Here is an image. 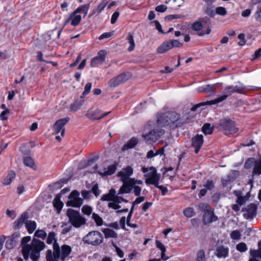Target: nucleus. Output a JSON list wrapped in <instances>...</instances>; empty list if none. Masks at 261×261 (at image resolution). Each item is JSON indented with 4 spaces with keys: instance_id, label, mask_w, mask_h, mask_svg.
I'll list each match as a JSON object with an SVG mask.
<instances>
[{
    "instance_id": "obj_1",
    "label": "nucleus",
    "mask_w": 261,
    "mask_h": 261,
    "mask_svg": "<svg viewBox=\"0 0 261 261\" xmlns=\"http://www.w3.org/2000/svg\"><path fill=\"white\" fill-rule=\"evenodd\" d=\"M168 120L166 121L168 123V126L172 128L181 127L185 123L188 122L187 120L190 118L187 116L185 118V116L180 117L179 114L176 112L168 111L167 112Z\"/></svg>"
},
{
    "instance_id": "obj_2",
    "label": "nucleus",
    "mask_w": 261,
    "mask_h": 261,
    "mask_svg": "<svg viewBox=\"0 0 261 261\" xmlns=\"http://www.w3.org/2000/svg\"><path fill=\"white\" fill-rule=\"evenodd\" d=\"M66 216L69 218V222L75 227L79 228L86 223V219L81 216L79 211L72 208H68Z\"/></svg>"
},
{
    "instance_id": "obj_3",
    "label": "nucleus",
    "mask_w": 261,
    "mask_h": 261,
    "mask_svg": "<svg viewBox=\"0 0 261 261\" xmlns=\"http://www.w3.org/2000/svg\"><path fill=\"white\" fill-rule=\"evenodd\" d=\"M103 240V234L99 231L96 230L90 231L82 239V241L85 244L94 246L101 244Z\"/></svg>"
},
{
    "instance_id": "obj_4",
    "label": "nucleus",
    "mask_w": 261,
    "mask_h": 261,
    "mask_svg": "<svg viewBox=\"0 0 261 261\" xmlns=\"http://www.w3.org/2000/svg\"><path fill=\"white\" fill-rule=\"evenodd\" d=\"M31 248V258L33 261H37L40 257V251L45 247L44 243L34 238L30 245Z\"/></svg>"
},
{
    "instance_id": "obj_5",
    "label": "nucleus",
    "mask_w": 261,
    "mask_h": 261,
    "mask_svg": "<svg viewBox=\"0 0 261 261\" xmlns=\"http://www.w3.org/2000/svg\"><path fill=\"white\" fill-rule=\"evenodd\" d=\"M220 127L225 131L226 135L232 134L238 131L234 122L230 119L225 118L220 121Z\"/></svg>"
},
{
    "instance_id": "obj_6",
    "label": "nucleus",
    "mask_w": 261,
    "mask_h": 261,
    "mask_svg": "<svg viewBox=\"0 0 261 261\" xmlns=\"http://www.w3.org/2000/svg\"><path fill=\"white\" fill-rule=\"evenodd\" d=\"M79 196V192L76 190L72 191L68 196L69 200L66 202V205L67 206L80 207L83 204L84 200Z\"/></svg>"
},
{
    "instance_id": "obj_7",
    "label": "nucleus",
    "mask_w": 261,
    "mask_h": 261,
    "mask_svg": "<svg viewBox=\"0 0 261 261\" xmlns=\"http://www.w3.org/2000/svg\"><path fill=\"white\" fill-rule=\"evenodd\" d=\"M130 77V75L129 73H122L119 74L118 76L113 77L108 82L110 87H116L120 84H122Z\"/></svg>"
},
{
    "instance_id": "obj_8",
    "label": "nucleus",
    "mask_w": 261,
    "mask_h": 261,
    "mask_svg": "<svg viewBox=\"0 0 261 261\" xmlns=\"http://www.w3.org/2000/svg\"><path fill=\"white\" fill-rule=\"evenodd\" d=\"M243 217L245 219L252 220L256 216L257 205L253 203L248 204L246 207L243 208Z\"/></svg>"
},
{
    "instance_id": "obj_9",
    "label": "nucleus",
    "mask_w": 261,
    "mask_h": 261,
    "mask_svg": "<svg viewBox=\"0 0 261 261\" xmlns=\"http://www.w3.org/2000/svg\"><path fill=\"white\" fill-rule=\"evenodd\" d=\"M69 120V117H66L56 121L53 126V129L55 130V133L58 134L61 132V135L63 137L65 132L64 126L67 123Z\"/></svg>"
},
{
    "instance_id": "obj_10",
    "label": "nucleus",
    "mask_w": 261,
    "mask_h": 261,
    "mask_svg": "<svg viewBox=\"0 0 261 261\" xmlns=\"http://www.w3.org/2000/svg\"><path fill=\"white\" fill-rule=\"evenodd\" d=\"M110 113V112L102 113V111L98 109L95 110L90 109L87 111L86 116L90 120H96L105 117Z\"/></svg>"
},
{
    "instance_id": "obj_11",
    "label": "nucleus",
    "mask_w": 261,
    "mask_h": 261,
    "mask_svg": "<svg viewBox=\"0 0 261 261\" xmlns=\"http://www.w3.org/2000/svg\"><path fill=\"white\" fill-rule=\"evenodd\" d=\"M164 134V130L161 129H152L144 135V138L147 141L155 142L161 136Z\"/></svg>"
},
{
    "instance_id": "obj_12",
    "label": "nucleus",
    "mask_w": 261,
    "mask_h": 261,
    "mask_svg": "<svg viewBox=\"0 0 261 261\" xmlns=\"http://www.w3.org/2000/svg\"><path fill=\"white\" fill-rule=\"evenodd\" d=\"M107 56V51L101 50L97 53V56L92 58L90 62V66L92 67H96L105 61Z\"/></svg>"
},
{
    "instance_id": "obj_13",
    "label": "nucleus",
    "mask_w": 261,
    "mask_h": 261,
    "mask_svg": "<svg viewBox=\"0 0 261 261\" xmlns=\"http://www.w3.org/2000/svg\"><path fill=\"white\" fill-rule=\"evenodd\" d=\"M20 237L19 232H15L10 236L6 242V249L9 250L13 249L16 246Z\"/></svg>"
},
{
    "instance_id": "obj_14",
    "label": "nucleus",
    "mask_w": 261,
    "mask_h": 261,
    "mask_svg": "<svg viewBox=\"0 0 261 261\" xmlns=\"http://www.w3.org/2000/svg\"><path fill=\"white\" fill-rule=\"evenodd\" d=\"M203 143V136L202 135L197 134L191 139V146L194 148V152L197 154Z\"/></svg>"
},
{
    "instance_id": "obj_15",
    "label": "nucleus",
    "mask_w": 261,
    "mask_h": 261,
    "mask_svg": "<svg viewBox=\"0 0 261 261\" xmlns=\"http://www.w3.org/2000/svg\"><path fill=\"white\" fill-rule=\"evenodd\" d=\"M227 96L226 95H223L222 96H221L218 97L217 98H216L214 100L200 102L199 103H198V104L195 105V106H193L192 107V108L191 109V110L192 111H195L198 108H200L201 106L217 104L218 103L223 101V100L226 99L227 98Z\"/></svg>"
},
{
    "instance_id": "obj_16",
    "label": "nucleus",
    "mask_w": 261,
    "mask_h": 261,
    "mask_svg": "<svg viewBox=\"0 0 261 261\" xmlns=\"http://www.w3.org/2000/svg\"><path fill=\"white\" fill-rule=\"evenodd\" d=\"M144 177L146 178L145 182L146 185H153L156 187L159 185L161 174L158 173L154 174L146 173L144 175Z\"/></svg>"
},
{
    "instance_id": "obj_17",
    "label": "nucleus",
    "mask_w": 261,
    "mask_h": 261,
    "mask_svg": "<svg viewBox=\"0 0 261 261\" xmlns=\"http://www.w3.org/2000/svg\"><path fill=\"white\" fill-rule=\"evenodd\" d=\"M29 218V213L27 212H23L19 218L16 219L14 223L13 228L14 229H19L21 228L24 224H25L26 221Z\"/></svg>"
},
{
    "instance_id": "obj_18",
    "label": "nucleus",
    "mask_w": 261,
    "mask_h": 261,
    "mask_svg": "<svg viewBox=\"0 0 261 261\" xmlns=\"http://www.w3.org/2000/svg\"><path fill=\"white\" fill-rule=\"evenodd\" d=\"M218 219V217L215 215L214 212L209 210L205 211L202 218L203 223L204 225L217 221Z\"/></svg>"
},
{
    "instance_id": "obj_19",
    "label": "nucleus",
    "mask_w": 261,
    "mask_h": 261,
    "mask_svg": "<svg viewBox=\"0 0 261 261\" xmlns=\"http://www.w3.org/2000/svg\"><path fill=\"white\" fill-rule=\"evenodd\" d=\"M167 112L165 113L159 112L156 115V123L158 125L160 126H168V123L166 121L168 120Z\"/></svg>"
},
{
    "instance_id": "obj_20",
    "label": "nucleus",
    "mask_w": 261,
    "mask_h": 261,
    "mask_svg": "<svg viewBox=\"0 0 261 261\" xmlns=\"http://www.w3.org/2000/svg\"><path fill=\"white\" fill-rule=\"evenodd\" d=\"M133 173V169L130 166H127L123 170L118 173V176L121 177L122 182H125L127 177H129Z\"/></svg>"
},
{
    "instance_id": "obj_21",
    "label": "nucleus",
    "mask_w": 261,
    "mask_h": 261,
    "mask_svg": "<svg viewBox=\"0 0 261 261\" xmlns=\"http://www.w3.org/2000/svg\"><path fill=\"white\" fill-rule=\"evenodd\" d=\"M117 169V164H114L108 167L107 169L105 168L103 172L99 171L98 173L102 176H107L113 174Z\"/></svg>"
},
{
    "instance_id": "obj_22",
    "label": "nucleus",
    "mask_w": 261,
    "mask_h": 261,
    "mask_svg": "<svg viewBox=\"0 0 261 261\" xmlns=\"http://www.w3.org/2000/svg\"><path fill=\"white\" fill-rule=\"evenodd\" d=\"M244 88L239 87L238 86H229L226 87L224 90V92L225 93V95H226L228 96V95L231 94L235 92L238 93H241L242 91H243Z\"/></svg>"
},
{
    "instance_id": "obj_23",
    "label": "nucleus",
    "mask_w": 261,
    "mask_h": 261,
    "mask_svg": "<svg viewBox=\"0 0 261 261\" xmlns=\"http://www.w3.org/2000/svg\"><path fill=\"white\" fill-rule=\"evenodd\" d=\"M61 194H57L53 200L54 206L56 208L58 213H60L63 206V202L61 201Z\"/></svg>"
},
{
    "instance_id": "obj_24",
    "label": "nucleus",
    "mask_w": 261,
    "mask_h": 261,
    "mask_svg": "<svg viewBox=\"0 0 261 261\" xmlns=\"http://www.w3.org/2000/svg\"><path fill=\"white\" fill-rule=\"evenodd\" d=\"M138 139L135 137H133L123 146L122 150L124 151L128 149L133 148L138 144Z\"/></svg>"
},
{
    "instance_id": "obj_25",
    "label": "nucleus",
    "mask_w": 261,
    "mask_h": 261,
    "mask_svg": "<svg viewBox=\"0 0 261 261\" xmlns=\"http://www.w3.org/2000/svg\"><path fill=\"white\" fill-rule=\"evenodd\" d=\"M84 100L83 99H76L73 103L70 106L69 110L71 112H76L78 111L82 106L83 105Z\"/></svg>"
},
{
    "instance_id": "obj_26",
    "label": "nucleus",
    "mask_w": 261,
    "mask_h": 261,
    "mask_svg": "<svg viewBox=\"0 0 261 261\" xmlns=\"http://www.w3.org/2000/svg\"><path fill=\"white\" fill-rule=\"evenodd\" d=\"M261 174V155L259 156L258 160L256 161L254 164L252 175L253 176L254 175H259Z\"/></svg>"
},
{
    "instance_id": "obj_27",
    "label": "nucleus",
    "mask_w": 261,
    "mask_h": 261,
    "mask_svg": "<svg viewBox=\"0 0 261 261\" xmlns=\"http://www.w3.org/2000/svg\"><path fill=\"white\" fill-rule=\"evenodd\" d=\"M172 49L169 41L164 42L157 49V51L159 54H164L169 50Z\"/></svg>"
},
{
    "instance_id": "obj_28",
    "label": "nucleus",
    "mask_w": 261,
    "mask_h": 261,
    "mask_svg": "<svg viewBox=\"0 0 261 261\" xmlns=\"http://www.w3.org/2000/svg\"><path fill=\"white\" fill-rule=\"evenodd\" d=\"M228 253V249L223 246H219L216 249V255L218 257H226Z\"/></svg>"
},
{
    "instance_id": "obj_29",
    "label": "nucleus",
    "mask_w": 261,
    "mask_h": 261,
    "mask_svg": "<svg viewBox=\"0 0 261 261\" xmlns=\"http://www.w3.org/2000/svg\"><path fill=\"white\" fill-rule=\"evenodd\" d=\"M37 224L35 221L32 220H27L25 222V227L29 233H32L36 229Z\"/></svg>"
},
{
    "instance_id": "obj_30",
    "label": "nucleus",
    "mask_w": 261,
    "mask_h": 261,
    "mask_svg": "<svg viewBox=\"0 0 261 261\" xmlns=\"http://www.w3.org/2000/svg\"><path fill=\"white\" fill-rule=\"evenodd\" d=\"M90 8L89 4H85L78 7L74 12L72 13V15L77 14L81 12L84 13V16L87 14L88 11Z\"/></svg>"
},
{
    "instance_id": "obj_31",
    "label": "nucleus",
    "mask_w": 261,
    "mask_h": 261,
    "mask_svg": "<svg viewBox=\"0 0 261 261\" xmlns=\"http://www.w3.org/2000/svg\"><path fill=\"white\" fill-rule=\"evenodd\" d=\"M15 177V173L14 171H10L7 177H6L3 180L2 183L4 186L9 185L13 179Z\"/></svg>"
},
{
    "instance_id": "obj_32",
    "label": "nucleus",
    "mask_w": 261,
    "mask_h": 261,
    "mask_svg": "<svg viewBox=\"0 0 261 261\" xmlns=\"http://www.w3.org/2000/svg\"><path fill=\"white\" fill-rule=\"evenodd\" d=\"M22 253L25 260H28L30 257H31V248L30 245H25L22 247Z\"/></svg>"
},
{
    "instance_id": "obj_33",
    "label": "nucleus",
    "mask_w": 261,
    "mask_h": 261,
    "mask_svg": "<svg viewBox=\"0 0 261 261\" xmlns=\"http://www.w3.org/2000/svg\"><path fill=\"white\" fill-rule=\"evenodd\" d=\"M53 252H52L53 257L60 258L61 250L56 240H55V242L53 243Z\"/></svg>"
},
{
    "instance_id": "obj_34",
    "label": "nucleus",
    "mask_w": 261,
    "mask_h": 261,
    "mask_svg": "<svg viewBox=\"0 0 261 261\" xmlns=\"http://www.w3.org/2000/svg\"><path fill=\"white\" fill-rule=\"evenodd\" d=\"M102 232L104 233L106 238H117V233H116L115 231L110 228H105L102 230Z\"/></svg>"
},
{
    "instance_id": "obj_35",
    "label": "nucleus",
    "mask_w": 261,
    "mask_h": 261,
    "mask_svg": "<svg viewBox=\"0 0 261 261\" xmlns=\"http://www.w3.org/2000/svg\"><path fill=\"white\" fill-rule=\"evenodd\" d=\"M218 84L213 85H206L200 88V91L206 92H214L217 87Z\"/></svg>"
},
{
    "instance_id": "obj_36",
    "label": "nucleus",
    "mask_w": 261,
    "mask_h": 261,
    "mask_svg": "<svg viewBox=\"0 0 261 261\" xmlns=\"http://www.w3.org/2000/svg\"><path fill=\"white\" fill-rule=\"evenodd\" d=\"M258 250H251L250 255L252 257L261 258V241L258 243Z\"/></svg>"
},
{
    "instance_id": "obj_37",
    "label": "nucleus",
    "mask_w": 261,
    "mask_h": 261,
    "mask_svg": "<svg viewBox=\"0 0 261 261\" xmlns=\"http://www.w3.org/2000/svg\"><path fill=\"white\" fill-rule=\"evenodd\" d=\"M202 131L205 135H210L213 133V127L210 123H205L202 127Z\"/></svg>"
},
{
    "instance_id": "obj_38",
    "label": "nucleus",
    "mask_w": 261,
    "mask_h": 261,
    "mask_svg": "<svg viewBox=\"0 0 261 261\" xmlns=\"http://www.w3.org/2000/svg\"><path fill=\"white\" fill-rule=\"evenodd\" d=\"M256 160L254 158H249L244 164V168L246 169H250L256 163Z\"/></svg>"
},
{
    "instance_id": "obj_39",
    "label": "nucleus",
    "mask_w": 261,
    "mask_h": 261,
    "mask_svg": "<svg viewBox=\"0 0 261 261\" xmlns=\"http://www.w3.org/2000/svg\"><path fill=\"white\" fill-rule=\"evenodd\" d=\"M132 189V187H130L129 185L123 184V185L121 186L119 190L118 194L129 193Z\"/></svg>"
},
{
    "instance_id": "obj_40",
    "label": "nucleus",
    "mask_w": 261,
    "mask_h": 261,
    "mask_svg": "<svg viewBox=\"0 0 261 261\" xmlns=\"http://www.w3.org/2000/svg\"><path fill=\"white\" fill-rule=\"evenodd\" d=\"M127 40L128 41V43L130 45L129 47L128 48V50L129 51H132L134 49L135 46V43L134 40V36L133 34L131 33H129L127 37Z\"/></svg>"
},
{
    "instance_id": "obj_41",
    "label": "nucleus",
    "mask_w": 261,
    "mask_h": 261,
    "mask_svg": "<svg viewBox=\"0 0 261 261\" xmlns=\"http://www.w3.org/2000/svg\"><path fill=\"white\" fill-rule=\"evenodd\" d=\"M71 20V24L73 26H76L81 21L82 17L80 15L74 14Z\"/></svg>"
},
{
    "instance_id": "obj_42",
    "label": "nucleus",
    "mask_w": 261,
    "mask_h": 261,
    "mask_svg": "<svg viewBox=\"0 0 261 261\" xmlns=\"http://www.w3.org/2000/svg\"><path fill=\"white\" fill-rule=\"evenodd\" d=\"M71 251V247L66 245H64L61 247V254L68 256Z\"/></svg>"
},
{
    "instance_id": "obj_43",
    "label": "nucleus",
    "mask_w": 261,
    "mask_h": 261,
    "mask_svg": "<svg viewBox=\"0 0 261 261\" xmlns=\"http://www.w3.org/2000/svg\"><path fill=\"white\" fill-rule=\"evenodd\" d=\"M24 164L28 167L33 168V166H34V161L33 158L30 156H27L24 158L23 159Z\"/></svg>"
},
{
    "instance_id": "obj_44",
    "label": "nucleus",
    "mask_w": 261,
    "mask_h": 261,
    "mask_svg": "<svg viewBox=\"0 0 261 261\" xmlns=\"http://www.w3.org/2000/svg\"><path fill=\"white\" fill-rule=\"evenodd\" d=\"M184 214L186 217L191 218L195 215V212L193 207H188L184 211Z\"/></svg>"
},
{
    "instance_id": "obj_45",
    "label": "nucleus",
    "mask_w": 261,
    "mask_h": 261,
    "mask_svg": "<svg viewBox=\"0 0 261 261\" xmlns=\"http://www.w3.org/2000/svg\"><path fill=\"white\" fill-rule=\"evenodd\" d=\"M92 217L97 226H101L103 224V220L98 214L93 213Z\"/></svg>"
},
{
    "instance_id": "obj_46",
    "label": "nucleus",
    "mask_w": 261,
    "mask_h": 261,
    "mask_svg": "<svg viewBox=\"0 0 261 261\" xmlns=\"http://www.w3.org/2000/svg\"><path fill=\"white\" fill-rule=\"evenodd\" d=\"M254 17L255 20L261 23V4L257 7V9L254 14Z\"/></svg>"
},
{
    "instance_id": "obj_47",
    "label": "nucleus",
    "mask_w": 261,
    "mask_h": 261,
    "mask_svg": "<svg viewBox=\"0 0 261 261\" xmlns=\"http://www.w3.org/2000/svg\"><path fill=\"white\" fill-rule=\"evenodd\" d=\"M203 27L202 23L200 21L194 22L191 26V28L195 31H200Z\"/></svg>"
},
{
    "instance_id": "obj_48",
    "label": "nucleus",
    "mask_w": 261,
    "mask_h": 261,
    "mask_svg": "<svg viewBox=\"0 0 261 261\" xmlns=\"http://www.w3.org/2000/svg\"><path fill=\"white\" fill-rule=\"evenodd\" d=\"M205 252L203 250H200L197 253L196 261H206Z\"/></svg>"
},
{
    "instance_id": "obj_49",
    "label": "nucleus",
    "mask_w": 261,
    "mask_h": 261,
    "mask_svg": "<svg viewBox=\"0 0 261 261\" xmlns=\"http://www.w3.org/2000/svg\"><path fill=\"white\" fill-rule=\"evenodd\" d=\"M98 157H97V156L90 158L87 161V163H85V162L84 163H85V164L83 166H82V163H81L80 164L81 168H86L87 167L91 165L95 162H96L98 160Z\"/></svg>"
},
{
    "instance_id": "obj_50",
    "label": "nucleus",
    "mask_w": 261,
    "mask_h": 261,
    "mask_svg": "<svg viewBox=\"0 0 261 261\" xmlns=\"http://www.w3.org/2000/svg\"><path fill=\"white\" fill-rule=\"evenodd\" d=\"M46 237V233L45 231L42 229H39L35 231L34 233V237H37L42 239L43 240L45 239Z\"/></svg>"
},
{
    "instance_id": "obj_51",
    "label": "nucleus",
    "mask_w": 261,
    "mask_h": 261,
    "mask_svg": "<svg viewBox=\"0 0 261 261\" xmlns=\"http://www.w3.org/2000/svg\"><path fill=\"white\" fill-rule=\"evenodd\" d=\"M46 261H58V259L60 258L53 257L52 251L48 249L46 251Z\"/></svg>"
},
{
    "instance_id": "obj_52",
    "label": "nucleus",
    "mask_w": 261,
    "mask_h": 261,
    "mask_svg": "<svg viewBox=\"0 0 261 261\" xmlns=\"http://www.w3.org/2000/svg\"><path fill=\"white\" fill-rule=\"evenodd\" d=\"M171 48L173 47H180L183 45V43L180 42L177 40H169Z\"/></svg>"
},
{
    "instance_id": "obj_53",
    "label": "nucleus",
    "mask_w": 261,
    "mask_h": 261,
    "mask_svg": "<svg viewBox=\"0 0 261 261\" xmlns=\"http://www.w3.org/2000/svg\"><path fill=\"white\" fill-rule=\"evenodd\" d=\"M236 248L237 250L241 252H244L247 250L246 244L243 242L240 243L237 245Z\"/></svg>"
},
{
    "instance_id": "obj_54",
    "label": "nucleus",
    "mask_w": 261,
    "mask_h": 261,
    "mask_svg": "<svg viewBox=\"0 0 261 261\" xmlns=\"http://www.w3.org/2000/svg\"><path fill=\"white\" fill-rule=\"evenodd\" d=\"M56 233L54 231L50 232L48 234V237L47 238L46 243L48 244H51L53 243V241L55 242V240H56L55 239Z\"/></svg>"
},
{
    "instance_id": "obj_55",
    "label": "nucleus",
    "mask_w": 261,
    "mask_h": 261,
    "mask_svg": "<svg viewBox=\"0 0 261 261\" xmlns=\"http://www.w3.org/2000/svg\"><path fill=\"white\" fill-rule=\"evenodd\" d=\"M184 16L180 14H172L169 15L165 16V19L167 20H171L175 19H179L184 18Z\"/></svg>"
},
{
    "instance_id": "obj_56",
    "label": "nucleus",
    "mask_w": 261,
    "mask_h": 261,
    "mask_svg": "<svg viewBox=\"0 0 261 261\" xmlns=\"http://www.w3.org/2000/svg\"><path fill=\"white\" fill-rule=\"evenodd\" d=\"M92 207L88 205H85L82 208V212L87 215H90L92 213Z\"/></svg>"
},
{
    "instance_id": "obj_57",
    "label": "nucleus",
    "mask_w": 261,
    "mask_h": 261,
    "mask_svg": "<svg viewBox=\"0 0 261 261\" xmlns=\"http://www.w3.org/2000/svg\"><path fill=\"white\" fill-rule=\"evenodd\" d=\"M241 234L239 230L232 231L230 233V237L233 240H239L241 238Z\"/></svg>"
},
{
    "instance_id": "obj_58",
    "label": "nucleus",
    "mask_w": 261,
    "mask_h": 261,
    "mask_svg": "<svg viewBox=\"0 0 261 261\" xmlns=\"http://www.w3.org/2000/svg\"><path fill=\"white\" fill-rule=\"evenodd\" d=\"M216 13L221 16H225L227 11L224 7H218L216 9Z\"/></svg>"
},
{
    "instance_id": "obj_59",
    "label": "nucleus",
    "mask_w": 261,
    "mask_h": 261,
    "mask_svg": "<svg viewBox=\"0 0 261 261\" xmlns=\"http://www.w3.org/2000/svg\"><path fill=\"white\" fill-rule=\"evenodd\" d=\"M108 2L106 0H103L96 7L98 13H100L106 7Z\"/></svg>"
},
{
    "instance_id": "obj_60",
    "label": "nucleus",
    "mask_w": 261,
    "mask_h": 261,
    "mask_svg": "<svg viewBox=\"0 0 261 261\" xmlns=\"http://www.w3.org/2000/svg\"><path fill=\"white\" fill-rule=\"evenodd\" d=\"M205 13L210 17L213 18L215 15L216 12H215L213 7L208 6L205 11Z\"/></svg>"
},
{
    "instance_id": "obj_61",
    "label": "nucleus",
    "mask_w": 261,
    "mask_h": 261,
    "mask_svg": "<svg viewBox=\"0 0 261 261\" xmlns=\"http://www.w3.org/2000/svg\"><path fill=\"white\" fill-rule=\"evenodd\" d=\"M92 87V84L91 83H88L85 86L84 91L83 92V95H86L89 93Z\"/></svg>"
},
{
    "instance_id": "obj_62",
    "label": "nucleus",
    "mask_w": 261,
    "mask_h": 261,
    "mask_svg": "<svg viewBox=\"0 0 261 261\" xmlns=\"http://www.w3.org/2000/svg\"><path fill=\"white\" fill-rule=\"evenodd\" d=\"M124 184H126L133 188L134 186L135 185V179L127 177V179L125 180V182H122Z\"/></svg>"
},
{
    "instance_id": "obj_63",
    "label": "nucleus",
    "mask_w": 261,
    "mask_h": 261,
    "mask_svg": "<svg viewBox=\"0 0 261 261\" xmlns=\"http://www.w3.org/2000/svg\"><path fill=\"white\" fill-rule=\"evenodd\" d=\"M155 11L158 12H164L167 9V7L164 5H160L156 7Z\"/></svg>"
},
{
    "instance_id": "obj_64",
    "label": "nucleus",
    "mask_w": 261,
    "mask_h": 261,
    "mask_svg": "<svg viewBox=\"0 0 261 261\" xmlns=\"http://www.w3.org/2000/svg\"><path fill=\"white\" fill-rule=\"evenodd\" d=\"M119 16V12L117 11L115 12L112 16L111 23L112 24H114L116 22Z\"/></svg>"
}]
</instances>
